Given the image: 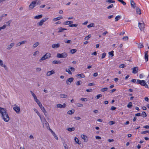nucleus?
<instances>
[{
	"instance_id": "1",
	"label": "nucleus",
	"mask_w": 149,
	"mask_h": 149,
	"mask_svg": "<svg viewBox=\"0 0 149 149\" xmlns=\"http://www.w3.org/2000/svg\"><path fill=\"white\" fill-rule=\"evenodd\" d=\"M0 113L4 120L6 122H8L10 120V118L6 109L0 107Z\"/></svg>"
},
{
	"instance_id": "2",
	"label": "nucleus",
	"mask_w": 149,
	"mask_h": 149,
	"mask_svg": "<svg viewBox=\"0 0 149 149\" xmlns=\"http://www.w3.org/2000/svg\"><path fill=\"white\" fill-rule=\"evenodd\" d=\"M51 57V54L49 53H47L45 55H44L42 58L40 60V62H41L43 60L48 59Z\"/></svg>"
},
{
	"instance_id": "3",
	"label": "nucleus",
	"mask_w": 149,
	"mask_h": 149,
	"mask_svg": "<svg viewBox=\"0 0 149 149\" xmlns=\"http://www.w3.org/2000/svg\"><path fill=\"white\" fill-rule=\"evenodd\" d=\"M13 110L16 112L17 113L19 114L20 112V109L19 106L15 104L13 107Z\"/></svg>"
},
{
	"instance_id": "4",
	"label": "nucleus",
	"mask_w": 149,
	"mask_h": 149,
	"mask_svg": "<svg viewBox=\"0 0 149 149\" xmlns=\"http://www.w3.org/2000/svg\"><path fill=\"white\" fill-rule=\"evenodd\" d=\"M49 19V18L47 17L44 18L41 20L39 22L37 23V25L39 26H41L43 25L44 22H45Z\"/></svg>"
},
{
	"instance_id": "5",
	"label": "nucleus",
	"mask_w": 149,
	"mask_h": 149,
	"mask_svg": "<svg viewBox=\"0 0 149 149\" xmlns=\"http://www.w3.org/2000/svg\"><path fill=\"white\" fill-rule=\"evenodd\" d=\"M68 55L65 52L62 54L58 53L57 54V57L58 58H65L67 57Z\"/></svg>"
},
{
	"instance_id": "6",
	"label": "nucleus",
	"mask_w": 149,
	"mask_h": 149,
	"mask_svg": "<svg viewBox=\"0 0 149 149\" xmlns=\"http://www.w3.org/2000/svg\"><path fill=\"white\" fill-rule=\"evenodd\" d=\"M38 105L39 106L40 109H41L42 112L44 113V114L45 115L46 113H47V111H46L45 109L43 106H42L41 103L40 102L39 103H38Z\"/></svg>"
},
{
	"instance_id": "7",
	"label": "nucleus",
	"mask_w": 149,
	"mask_h": 149,
	"mask_svg": "<svg viewBox=\"0 0 149 149\" xmlns=\"http://www.w3.org/2000/svg\"><path fill=\"white\" fill-rule=\"evenodd\" d=\"M138 26L140 30L142 31L144 30V29L145 27V24L143 22L142 23L139 22L138 24Z\"/></svg>"
},
{
	"instance_id": "8",
	"label": "nucleus",
	"mask_w": 149,
	"mask_h": 149,
	"mask_svg": "<svg viewBox=\"0 0 149 149\" xmlns=\"http://www.w3.org/2000/svg\"><path fill=\"white\" fill-rule=\"evenodd\" d=\"M136 84H140L141 85L144 86L146 84V82L145 80H141L139 79H137L136 81Z\"/></svg>"
},
{
	"instance_id": "9",
	"label": "nucleus",
	"mask_w": 149,
	"mask_h": 149,
	"mask_svg": "<svg viewBox=\"0 0 149 149\" xmlns=\"http://www.w3.org/2000/svg\"><path fill=\"white\" fill-rule=\"evenodd\" d=\"M36 1H33L30 4L29 6V8L30 9H32L36 6Z\"/></svg>"
},
{
	"instance_id": "10",
	"label": "nucleus",
	"mask_w": 149,
	"mask_h": 149,
	"mask_svg": "<svg viewBox=\"0 0 149 149\" xmlns=\"http://www.w3.org/2000/svg\"><path fill=\"white\" fill-rule=\"evenodd\" d=\"M74 80V79L73 77H70L69 78L66 80V83L68 85H70V84L69 83H72L73 82Z\"/></svg>"
},
{
	"instance_id": "11",
	"label": "nucleus",
	"mask_w": 149,
	"mask_h": 149,
	"mask_svg": "<svg viewBox=\"0 0 149 149\" xmlns=\"http://www.w3.org/2000/svg\"><path fill=\"white\" fill-rule=\"evenodd\" d=\"M133 70L132 73L134 74H136L138 71V68L137 67H136L132 68Z\"/></svg>"
},
{
	"instance_id": "12",
	"label": "nucleus",
	"mask_w": 149,
	"mask_h": 149,
	"mask_svg": "<svg viewBox=\"0 0 149 149\" xmlns=\"http://www.w3.org/2000/svg\"><path fill=\"white\" fill-rule=\"evenodd\" d=\"M55 73V72L54 70H52L51 71L47 72L46 73V75L47 76H50Z\"/></svg>"
},
{
	"instance_id": "13",
	"label": "nucleus",
	"mask_w": 149,
	"mask_h": 149,
	"mask_svg": "<svg viewBox=\"0 0 149 149\" xmlns=\"http://www.w3.org/2000/svg\"><path fill=\"white\" fill-rule=\"evenodd\" d=\"M81 137L82 139L84 140V142H86L88 140V139L87 137L84 134L81 135Z\"/></svg>"
},
{
	"instance_id": "14",
	"label": "nucleus",
	"mask_w": 149,
	"mask_h": 149,
	"mask_svg": "<svg viewBox=\"0 0 149 149\" xmlns=\"http://www.w3.org/2000/svg\"><path fill=\"white\" fill-rule=\"evenodd\" d=\"M148 51H146L145 52V59L146 61L147 62L148 61Z\"/></svg>"
},
{
	"instance_id": "15",
	"label": "nucleus",
	"mask_w": 149,
	"mask_h": 149,
	"mask_svg": "<svg viewBox=\"0 0 149 149\" xmlns=\"http://www.w3.org/2000/svg\"><path fill=\"white\" fill-rule=\"evenodd\" d=\"M15 45V43L14 42L12 43L10 45H8L7 48L6 49L7 50H10V49L12 47L14 46Z\"/></svg>"
},
{
	"instance_id": "16",
	"label": "nucleus",
	"mask_w": 149,
	"mask_h": 149,
	"mask_svg": "<svg viewBox=\"0 0 149 149\" xmlns=\"http://www.w3.org/2000/svg\"><path fill=\"white\" fill-rule=\"evenodd\" d=\"M60 47V44L59 43L55 44L52 45V47L53 48H58Z\"/></svg>"
},
{
	"instance_id": "17",
	"label": "nucleus",
	"mask_w": 149,
	"mask_h": 149,
	"mask_svg": "<svg viewBox=\"0 0 149 149\" xmlns=\"http://www.w3.org/2000/svg\"><path fill=\"white\" fill-rule=\"evenodd\" d=\"M57 106L58 108H64L65 107L66 105L65 103L63 105L59 104H58Z\"/></svg>"
},
{
	"instance_id": "18",
	"label": "nucleus",
	"mask_w": 149,
	"mask_h": 149,
	"mask_svg": "<svg viewBox=\"0 0 149 149\" xmlns=\"http://www.w3.org/2000/svg\"><path fill=\"white\" fill-rule=\"evenodd\" d=\"M131 4L132 7L134 8L135 7L136 4L133 0H131Z\"/></svg>"
},
{
	"instance_id": "19",
	"label": "nucleus",
	"mask_w": 149,
	"mask_h": 149,
	"mask_svg": "<svg viewBox=\"0 0 149 149\" xmlns=\"http://www.w3.org/2000/svg\"><path fill=\"white\" fill-rule=\"evenodd\" d=\"M136 9L137 14L140 15L141 14L140 9L138 7H136Z\"/></svg>"
},
{
	"instance_id": "20",
	"label": "nucleus",
	"mask_w": 149,
	"mask_h": 149,
	"mask_svg": "<svg viewBox=\"0 0 149 149\" xmlns=\"http://www.w3.org/2000/svg\"><path fill=\"white\" fill-rule=\"evenodd\" d=\"M63 18V17L62 16L58 17H57L53 19V20L54 21H56L57 20H59Z\"/></svg>"
},
{
	"instance_id": "21",
	"label": "nucleus",
	"mask_w": 149,
	"mask_h": 149,
	"mask_svg": "<svg viewBox=\"0 0 149 149\" xmlns=\"http://www.w3.org/2000/svg\"><path fill=\"white\" fill-rule=\"evenodd\" d=\"M0 65L1 67H3L4 68V69L6 70H7V69H8L7 67L5 65L3 64V61H2V63L1 62V63H0Z\"/></svg>"
},
{
	"instance_id": "22",
	"label": "nucleus",
	"mask_w": 149,
	"mask_h": 149,
	"mask_svg": "<svg viewBox=\"0 0 149 149\" xmlns=\"http://www.w3.org/2000/svg\"><path fill=\"white\" fill-rule=\"evenodd\" d=\"M42 17V14L38 15H36L34 17V18L36 19H40Z\"/></svg>"
},
{
	"instance_id": "23",
	"label": "nucleus",
	"mask_w": 149,
	"mask_h": 149,
	"mask_svg": "<svg viewBox=\"0 0 149 149\" xmlns=\"http://www.w3.org/2000/svg\"><path fill=\"white\" fill-rule=\"evenodd\" d=\"M52 63L54 64H60L61 62L59 61L54 60L52 61Z\"/></svg>"
},
{
	"instance_id": "24",
	"label": "nucleus",
	"mask_w": 149,
	"mask_h": 149,
	"mask_svg": "<svg viewBox=\"0 0 149 149\" xmlns=\"http://www.w3.org/2000/svg\"><path fill=\"white\" fill-rule=\"evenodd\" d=\"M59 31H58V33H59L62 31H63L64 30H67V29L64 28H63L62 27H60L58 29Z\"/></svg>"
},
{
	"instance_id": "25",
	"label": "nucleus",
	"mask_w": 149,
	"mask_h": 149,
	"mask_svg": "<svg viewBox=\"0 0 149 149\" xmlns=\"http://www.w3.org/2000/svg\"><path fill=\"white\" fill-rule=\"evenodd\" d=\"M39 44V43L38 42H37L36 43L33 44V48L34 49L37 47Z\"/></svg>"
},
{
	"instance_id": "26",
	"label": "nucleus",
	"mask_w": 149,
	"mask_h": 149,
	"mask_svg": "<svg viewBox=\"0 0 149 149\" xmlns=\"http://www.w3.org/2000/svg\"><path fill=\"white\" fill-rule=\"evenodd\" d=\"M79 76L80 78H84L85 77L84 74L83 73H81L79 74H77L76 75V77L77 76Z\"/></svg>"
},
{
	"instance_id": "27",
	"label": "nucleus",
	"mask_w": 149,
	"mask_h": 149,
	"mask_svg": "<svg viewBox=\"0 0 149 149\" xmlns=\"http://www.w3.org/2000/svg\"><path fill=\"white\" fill-rule=\"evenodd\" d=\"M95 26V24L94 23H92L90 24L87 26L88 28H90L91 27H94Z\"/></svg>"
},
{
	"instance_id": "28",
	"label": "nucleus",
	"mask_w": 149,
	"mask_h": 149,
	"mask_svg": "<svg viewBox=\"0 0 149 149\" xmlns=\"http://www.w3.org/2000/svg\"><path fill=\"white\" fill-rule=\"evenodd\" d=\"M121 18V16L120 15H118L116 16L115 18V22L117 21Z\"/></svg>"
},
{
	"instance_id": "29",
	"label": "nucleus",
	"mask_w": 149,
	"mask_h": 149,
	"mask_svg": "<svg viewBox=\"0 0 149 149\" xmlns=\"http://www.w3.org/2000/svg\"><path fill=\"white\" fill-rule=\"evenodd\" d=\"M75 129V128L74 127H72V128H69L67 130L69 132H72L74 131Z\"/></svg>"
},
{
	"instance_id": "30",
	"label": "nucleus",
	"mask_w": 149,
	"mask_h": 149,
	"mask_svg": "<svg viewBox=\"0 0 149 149\" xmlns=\"http://www.w3.org/2000/svg\"><path fill=\"white\" fill-rule=\"evenodd\" d=\"M60 96L62 98H66L67 97V95L65 94H61Z\"/></svg>"
},
{
	"instance_id": "31",
	"label": "nucleus",
	"mask_w": 149,
	"mask_h": 149,
	"mask_svg": "<svg viewBox=\"0 0 149 149\" xmlns=\"http://www.w3.org/2000/svg\"><path fill=\"white\" fill-rule=\"evenodd\" d=\"M108 90V88H107L106 87L101 89H100V91L102 92H104L107 91Z\"/></svg>"
},
{
	"instance_id": "32",
	"label": "nucleus",
	"mask_w": 149,
	"mask_h": 149,
	"mask_svg": "<svg viewBox=\"0 0 149 149\" xmlns=\"http://www.w3.org/2000/svg\"><path fill=\"white\" fill-rule=\"evenodd\" d=\"M7 26L6 24H4L3 26H2L0 27V31L1 29H5Z\"/></svg>"
},
{
	"instance_id": "33",
	"label": "nucleus",
	"mask_w": 149,
	"mask_h": 149,
	"mask_svg": "<svg viewBox=\"0 0 149 149\" xmlns=\"http://www.w3.org/2000/svg\"><path fill=\"white\" fill-rule=\"evenodd\" d=\"M91 36V34H89L88 35V36L86 37L85 38V40H88L90 38Z\"/></svg>"
},
{
	"instance_id": "34",
	"label": "nucleus",
	"mask_w": 149,
	"mask_h": 149,
	"mask_svg": "<svg viewBox=\"0 0 149 149\" xmlns=\"http://www.w3.org/2000/svg\"><path fill=\"white\" fill-rule=\"evenodd\" d=\"M74 112V111H72V110H70L68 111L67 112V113L69 115H71Z\"/></svg>"
},
{
	"instance_id": "35",
	"label": "nucleus",
	"mask_w": 149,
	"mask_h": 149,
	"mask_svg": "<svg viewBox=\"0 0 149 149\" xmlns=\"http://www.w3.org/2000/svg\"><path fill=\"white\" fill-rule=\"evenodd\" d=\"M12 22V20H10L6 22L7 26H10V24Z\"/></svg>"
},
{
	"instance_id": "36",
	"label": "nucleus",
	"mask_w": 149,
	"mask_h": 149,
	"mask_svg": "<svg viewBox=\"0 0 149 149\" xmlns=\"http://www.w3.org/2000/svg\"><path fill=\"white\" fill-rule=\"evenodd\" d=\"M132 107V102H129L127 105V107L130 108H131Z\"/></svg>"
},
{
	"instance_id": "37",
	"label": "nucleus",
	"mask_w": 149,
	"mask_h": 149,
	"mask_svg": "<svg viewBox=\"0 0 149 149\" xmlns=\"http://www.w3.org/2000/svg\"><path fill=\"white\" fill-rule=\"evenodd\" d=\"M77 51V50L76 49H72L70 50V53L72 54H73L76 52Z\"/></svg>"
},
{
	"instance_id": "38",
	"label": "nucleus",
	"mask_w": 149,
	"mask_h": 149,
	"mask_svg": "<svg viewBox=\"0 0 149 149\" xmlns=\"http://www.w3.org/2000/svg\"><path fill=\"white\" fill-rule=\"evenodd\" d=\"M123 40L125 41L128 40V37L127 36L124 37L122 39Z\"/></svg>"
},
{
	"instance_id": "39",
	"label": "nucleus",
	"mask_w": 149,
	"mask_h": 149,
	"mask_svg": "<svg viewBox=\"0 0 149 149\" xmlns=\"http://www.w3.org/2000/svg\"><path fill=\"white\" fill-rule=\"evenodd\" d=\"M118 1L121 2L123 5H126V3L124 2L123 0H117Z\"/></svg>"
},
{
	"instance_id": "40",
	"label": "nucleus",
	"mask_w": 149,
	"mask_h": 149,
	"mask_svg": "<svg viewBox=\"0 0 149 149\" xmlns=\"http://www.w3.org/2000/svg\"><path fill=\"white\" fill-rule=\"evenodd\" d=\"M143 45L141 43H139L138 44V47L139 48H143Z\"/></svg>"
},
{
	"instance_id": "41",
	"label": "nucleus",
	"mask_w": 149,
	"mask_h": 149,
	"mask_svg": "<svg viewBox=\"0 0 149 149\" xmlns=\"http://www.w3.org/2000/svg\"><path fill=\"white\" fill-rule=\"evenodd\" d=\"M64 42L66 43H70L72 42L70 40H64Z\"/></svg>"
},
{
	"instance_id": "42",
	"label": "nucleus",
	"mask_w": 149,
	"mask_h": 149,
	"mask_svg": "<svg viewBox=\"0 0 149 149\" xmlns=\"http://www.w3.org/2000/svg\"><path fill=\"white\" fill-rule=\"evenodd\" d=\"M102 95L101 94H99L97 95L95 97V98L97 100L100 98V97H102Z\"/></svg>"
},
{
	"instance_id": "43",
	"label": "nucleus",
	"mask_w": 149,
	"mask_h": 149,
	"mask_svg": "<svg viewBox=\"0 0 149 149\" xmlns=\"http://www.w3.org/2000/svg\"><path fill=\"white\" fill-rule=\"evenodd\" d=\"M78 25V24H72L69 25V26L70 27H77Z\"/></svg>"
},
{
	"instance_id": "44",
	"label": "nucleus",
	"mask_w": 149,
	"mask_h": 149,
	"mask_svg": "<svg viewBox=\"0 0 149 149\" xmlns=\"http://www.w3.org/2000/svg\"><path fill=\"white\" fill-rule=\"evenodd\" d=\"M141 115L143 117H145L147 115L146 112L144 111H143L142 112Z\"/></svg>"
},
{
	"instance_id": "45",
	"label": "nucleus",
	"mask_w": 149,
	"mask_h": 149,
	"mask_svg": "<svg viewBox=\"0 0 149 149\" xmlns=\"http://www.w3.org/2000/svg\"><path fill=\"white\" fill-rule=\"evenodd\" d=\"M74 141H75L78 144H80L81 143H79V140L78 138H77V137H75L74 138Z\"/></svg>"
},
{
	"instance_id": "46",
	"label": "nucleus",
	"mask_w": 149,
	"mask_h": 149,
	"mask_svg": "<svg viewBox=\"0 0 149 149\" xmlns=\"http://www.w3.org/2000/svg\"><path fill=\"white\" fill-rule=\"evenodd\" d=\"M30 92H31V94L32 96L33 97L34 99H35V98H36L37 97L36 95H35V94L33 92V91H30Z\"/></svg>"
},
{
	"instance_id": "47",
	"label": "nucleus",
	"mask_w": 149,
	"mask_h": 149,
	"mask_svg": "<svg viewBox=\"0 0 149 149\" xmlns=\"http://www.w3.org/2000/svg\"><path fill=\"white\" fill-rule=\"evenodd\" d=\"M65 71L66 72H68L70 74H72V72H71L70 70V69H69H69H66L65 70Z\"/></svg>"
},
{
	"instance_id": "48",
	"label": "nucleus",
	"mask_w": 149,
	"mask_h": 149,
	"mask_svg": "<svg viewBox=\"0 0 149 149\" xmlns=\"http://www.w3.org/2000/svg\"><path fill=\"white\" fill-rule=\"evenodd\" d=\"M109 54L110 55H111L112 57L114 55L113 51H112L110 52H109Z\"/></svg>"
},
{
	"instance_id": "49",
	"label": "nucleus",
	"mask_w": 149,
	"mask_h": 149,
	"mask_svg": "<svg viewBox=\"0 0 149 149\" xmlns=\"http://www.w3.org/2000/svg\"><path fill=\"white\" fill-rule=\"evenodd\" d=\"M34 100L35 101V102H36L37 104H38V103H39L40 102V101L39 100L37 99V97L36 98H35V99H34Z\"/></svg>"
},
{
	"instance_id": "50",
	"label": "nucleus",
	"mask_w": 149,
	"mask_h": 149,
	"mask_svg": "<svg viewBox=\"0 0 149 149\" xmlns=\"http://www.w3.org/2000/svg\"><path fill=\"white\" fill-rule=\"evenodd\" d=\"M106 56V53L105 52L103 53L102 56L101 58L103 59Z\"/></svg>"
},
{
	"instance_id": "51",
	"label": "nucleus",
	"mask_w": 149,
	"mask_h": 149,
	"mask_svg": "<svg viewBox=\"0 0 149 149\" xmlns=\"http://www.w3.org/2000/svg\"><path fill=\"white\" fill-rule=\"evenodd\" d=\"M81 83H82L81 81H77V82L76 84L77 86H79V85H81Z\"/></svg>"
},
{
	"instance_id": "52",
	"label": "nucleus",
	"mask_w": 149,
	"mask_h": 149,
	"mask_svg": "<svg viewBox=\"0 0 149 149\" xmlns=\"http://www.w3.org/2000/svg\"><path fill=\"white\" fill-rule=\"evenodd\" d=\"M77 107H82L83 106V105L82 104L80 103H77Z\"/></svg>"
},
{
	"instance_id": "53",
	"label": "nucleus",
	"mask_w": 149,
	"mask_h": 149,
	"mask_svg": "<svg viewBox=\"0 0 149 149\" xmlns=\"http://www.w3.org/2000/svg\"><path fill=\"white\" fill-rule=\"evenodd\" d=\"M70 22L69 21H66L64 22L63 24L64 25H68L70 24Z\"/></svg>"
},
{
	"instance_id": "54",
	"label": "nucleus",
	"mask_w": 149,
	"mask_h": 149,
	"mask_svg": "<svg viewBox=\"0 0 149 149\" xmlns=\"http://www.w3.org/2000/svg\"><path fill=\"white\" fill-rule=\"evenodd\" d=\"M113 4H111V5H109V6H108L107 7V9H110L111 8H112V7H113Z\"/></svg>"
},
{
	"instance_id": "55",
	"label": "nucleus",
	"mask_w": 149,
	"mask_h": 149,
	"mask_svg": "<svg viewBox=\"0 0 149 149\" xmlns=\"http://www.w3.org/2000/svg\"><path fill=\"white\" fill-rule=\"evenodd\" d=\"M115 123V122L113 121H110L109 123V124L110 125H112L114 124Z\"/></svg>"
},
{
	"instance_id": "56",
	"label": "nucleus",
	"mask_w": 149,
	"mask_h": 149,
	"mask_svg": "<svg viewBox=\"0 0 149 149\" xmlns=\"http://www.w3.org/2000/svg\"><path fill=\"white\" fill-rule=\"evenodd\" d=\"M125 67V65L124 64H121L119 66V68H124Z\"/></svg>"
},
{
	"instance_id": "57",
	"label": "nucleus",
	"mask_w": 149,
	"mask_h": 149,
	"mask_svg": "<svg viewBox=\"0 0 149 149\" xmlns=\"http://www.w3.org/2000/svg\"><path fill=\"white\" fill-rule=\"evenodd\" d=\"M80 100L82 101H86L88 100L86 98H81Z\"/></svg>"
},
{
	"instance_id": "58",
	"label": "nucleus",
	"mask_w": 149,
	"mask_h": 149,
	"mask_svg": "<svg viewBox=\"0 0 149 149\" xmlns=\"http://www.w3.org/2000/svg\"><path fill=\"white\" fill-rule=\"evenodd\" d=\"M106 2L108 3L109 4L112 3V0H106Z\"/></svg>"
},
{
	"instance_id": "59",
	"label": "nucleus",
	"mask_w": 149,
	"mask_h": 149,
	"mask_svg": "<svg viewBox=\"0 0 149 149\" xmlns=\"http://www.w3.org/2000/svg\"><path fill=\"white\" fill-rule=\"evenodd\" d=\"M39 52L38 51L35 52H34L33 55L34 56H36L37 55V54H38Z\"/></svg>"
},
{
	"instance_id": "60",
	"label": "nucleus",
	"mask_w": 149,
	"mask_h": 149,
	"mask_svg": "<svg viewBox=\"0 0 149 149\" xmlns=\"http://www.w3.org/2000/svg\"><path fill=\"white\" fill-rule=\"evenodd\" d=\"M63 145L65 149H68V147H67V144H64Z\"/></svg>"
},
{
	"instance_id": "61",
	"label": "nucleus",
	"mask_w": 149,
	"mask_h": 149,
	"mask_svg": "<svg viewBox=\"0 0 149 149\" xmlns=\"http://www.w3.org/2000/svg\"><path fill=\"white\" fill-rule=\"evenodd\" d=\"M63 145L65 149H68V147H67V144H64Z\"/></svg>"
},
{
	"instance_id": "62",
	"label": "nucleus",
	"mask_w": 149,
	"mask_h": 149,
	"mask_svg": "<svg viewBox=\"0 0 149 149\" xmlns=\"http://www.w3.org/2000/svg\"><path fill=\"white\" fill-rule=\"evenodd\" d=\"M63 145L65 149H68V147H67V144H64Z\"/></svg>"
},
{
	"instance_id": "63",
	"label": "nucleus",
	"mask_w": 149,
	"mask_h": 149,
	"mask_svg": "<svg viewBox=\"0 0 149 149\" xmlns=\"http://www.w3.org/2000/svg\"><path fill=\"white\" fill-rule=\"evenodd\" d=\"M116 109V107L112 106L111 107V110H115Z\"/></svg>"
},
{
	"instance_id": "64",
	"label": "nucleus",
	"mask_w": 149,
	"mask_h": 149,
	"mask_svg": "<svg viewBox=\"0 0 149 149\" xmlns=\"http://www.w3.org/2000/svg\"><path fill=\"white\" fill-rule=\"evenodd\" d=\"M41 70V68H36V70L37 71L39 72V71H40Z\"/></svg>"
}]
</instances>
